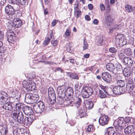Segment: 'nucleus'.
Here are the masks:
<instances>
[{"label": "nucleus", "instance_id": "58", "mask_svg": "<svg viewBox=\"0 0 135 135\" xmlns=\"http://www.w3.org/2000/svg\"><path fill=\"white\" fill-rule=\"evenodd\" d=\"M70 31L69 30H67L65 33L66 36L67 37L69 36L70 35Z\"/></svg>", "mask_w": 135, "mask_h": 135}, {"label": "nucleus", "instance_id": "12", "mask_svg": "<svg viewBox=\"0 0 135 135\" xmlns=\"http://www.w3.org/2000/svg\"><path fill=\"white\" fill-rule=\"evenodd\" d=\"M109 118L107 115H103L100 117L99 119V122L100 125L103 126L108 123Z\"/></svg>", "mask_w": 135, "mask_h": 135}, {"label": "nucleus", "instance_id": "34", "mask_svg": "<svg viewBox=\"0 0 135 135\" xmlns=\"http://www.w3.org/2000/svg\"><path fill=\"white\" fill-rule=\"evenodd\" d=\"M105 18L106 20V22L111 23L112 22L113 19L111 18V16L110 15H107L105 16Z\"/></svg>", "mask_w": 135, "mask_h": 135}, {"label": "nucleus", "instance_id": "54", "mask_svg": "<svg viewBox=\"0 0 135 135\" xmlns=\"http://www.w3.org/2000/svg\"><path fill=\"white\" fill-rule=\"evenodd\" d=\"M6 51V47H2L0 48V52L4 53Z\"/></svg>", "mask_w": 135, "mask_h": 135}, {"label": "nucleus", "instance_id": "22", "mask_svg": "<svg viewBox=\"0 0 135 135\" xmlns=\"http://www.w3.org/2000/svg\"><path fill=\"white\" fill-rule=\"evenodd\" d=\"M116 133L114 128L112 127H109L107 128V131L105 135H115Z\"/></svg>", "mask_w": 135, "mask_h": 135}, {"label": "nucleus", "instance_id": "7", "mask_svg": "<svg viewBox=\"0 0 135 135\" xmlns=\"http://www.w3.org/2000/svg\"><path fill=\"white\" fill-rule=\"evenodd\" d=\"M13 103L10 102H8L5 103L2 106V108L6 110L12 111V114L15 111V108L13 106Z\"/></svg>", "mask_w": 135, "mask_h": 135}, {"label": "nucleus", "instance_id": "23", "mask_svg": "<svg viewBox=\"0 0 135 135\" xmlns=\"http://www.w3.org/2000/svg\"><path fill=\"white\" fill-rule=\"evenodd\" d=\"M107 94L108 95H109L110 94L107 92L105 89H103V90H99V96L101 98H104L106 97L107 95L104 93Z\"/></svg>", "mask_w": 135, "mask_h": 135}, {"label": "nucleus", "instance_id": "43", "mask_svg": "<svg viewBox=\"0 0 135 135\" xmlns=\"http://www.w3.org/2000/svg\"><path fill=\"white\" fill-rule=\"evenodd\" d=\"M19 4H21L23 6L26 5L27 4L26 0H18Z\"/></svg>", "mask_w": 135, "mask_h": 135}, {"label": "nucleus", "instance_id": "45", "mask_svg": "<svg viewBox=\"0 0 135 135\" xmlns=\"http://www.w3.org/2000/svg\"><path fill=\"white\" fill-rule=\"evenodd\" d=\"M109 51L110 52L113 53H115L117 51V49L114 47H111L109 49Z\"/></svg>", "mask_w": 135, "mask_h": 135}, {"label": "nucleus", "instance_id": "20", "mask_svg": "<svg viewBox=\"0 0 135 135\" xmlns=\"http://www.w3.org/2000/svg\"><path fill=\"white\" fill-rule=\"evenodd\" d=\"M7 132V128L5 126L0 125V135H6Z\"/></svg>", "mask_w": 135, "mask_h": 135}, {"label": "nucleus", "instance_id": "9", "mask_svg": "<svg viewBox=\"0 0 135 135\" xmlns=\"http://www.w3.org/2000/svg\"><path fill=\"white\" fill-rule=\"evenodd\" d=\"M73 90L70 87L68 88L66 91V95L67 96V98L69 99L71 98L73 94ZM61 94L62 95L61 96L62 97L65 95V92H62V94L61 93Z\"/></svg>", "mask_w": 135, "mask_h": 135}, {"label": "nucleus", "instance_id": "35", "mask_svg": "<svg viewBox=\"0 0 135 135\" xmlns=\"http://www.w3.org/2000/svg\"><path fill=\"white\" fill-rule=\"evenodd\" d=\"M15 37L11 34L8 35L7 37V40L8 42H12V41H14Z\"/></svg>", "mask_w": 135, "mask_h": 135}, {"label": "nucleus", "instance_id": "5", "mask_svg": "<svg viewBox=\"0 0 135 135\" xmlns=\"http://www.w3.org/2000/svg\"><path fill=\"white\" fill-rule=\"evenodd\" d=\"M93 93L92 89L89 87H85L82 90L81 94L83 98H88Z\"/></svg>", "mask_w": 135, "mask_h": 135}, {"label": "nucleus", "instance_id": "41", "mask_svg": "<svg viewBox=\"0 0 135 135\" xmlns=\"http://www.w3.org/2000/svg\"><path fill=\"white\" fill-rule=\"evenodd\" d=\"M125 52L128 55H132V50L130 48H126L125 50Z\"/></svg>", "mask_w": 135, "mask_h": 135}, {"label": "nucleus", "instance_id": "47", "mask_svg": "<svg viewBox=\"0 0 135 135\" xmlns=\"http://www.w3.org/2000/svg\"><path fill=\"white\" fill-rule=\"evenodd\" d=\"M87 131L89 132L93 131H94L93 126L92 125L89 126L87 128Z\"/></svg>", "mask_w": 135, "mask_h": 135}, {"label": "nucleus", "instance_id": "30", "mask_svg": "<svg viewBox=\"0 0 135 135\" xmlns=\"http://www.w3.org/2000/svg\"><path fill=\"white\" fill-rule=\"evenodd\" d=\"M93 106V103L90 100L87 101L86 104V106L87 108L89 109H91Z\"/></svg>", "mask_w": 135, "mask_h": 135}, {"label": "nucleus", "instance_id": "61", "mask_svg": "<svg viewBox=\"0 0 135 135\" xmlns=\"http://www.w3.org/2000/svg\"><path fill=\"white\" fill-rule=\"evenodd\" d=\"M57 21L56 20H55L52 23V26L54 27L55 26L57 23Z\"/></svg>", "mask_w": 135, "mask_h": 135}, {"label": "nucleus", "instance_id": "21", "mask_svg": "<svg viewBox=\"0 0 135 135\" xmlns=\"http://www.w3.org/2000/svg\"><path fill=\"white\" fill-rule=\"evenodd\" d=\"M123 73L125 76L127 77L129 76L131 74L130 68L128 67L125 68L123 71Z\"/></svg>", "mask_w": 135, "mask_h": 135}, {"label": "nucleus", "instance_id": "13", "mask_svg": "<svg viewBox=\"0 0 135 135\" xmlns=\"http://www.w3.org/2000/svg\"><path fill=\"white\" fill-rule=\"evenodd\" d=\"M7 94L4 91L0 92V104H2L7 100Z\"/></svg>", "mask_w": 135, "mask_h": 135}, {"label": "nucleus", "instance_id": "53", "mask_svg": "<svg viewBox=\"0 0 135 135\" xmlns=\"http://www.w3.org/2000/svg\"><path fill=\"white\" fill-rule=\"evenodd\" d=\"M29 120V124H31L33 122V117L32 116H29L27 117Z\"/></svg>", "mask_w": 135, "mask_h": 135}, {"label": "nucleus", "instance_id": "29", "mask_svg": "<svg viewBox=\"0 0 135 135\" xmlns=\"http://www.w3.org/2000/svg\"><path fill=\"white\" fill-rule=\"evenodd\" d=\"M15 111H17L16 110L22 109L24 107L23 104L21 103H18L16 104L15 106Z\"/></svg>", "mask_w": 135, "mask_h": 135}, {"label": "nucleus", "instance_id": "26", "mask_svg": "<svg viewBox=\"0 0 135 135\" xmlns=\"http://www.w3.org/2000/svg\"><path fill=\"white\" fill-rule=\"evenodd\" d=\"M134 86L133 84L129 83L126 84V90L129 92H132Z\"/></svg>", "mask_w": 135, "mask_h": 135}, {"label": "nucleus", "instance_id": "63", "mask_svg": "<svg viewBox=\"0 0 135 135\" xmlns=\"http://www.w3.org/2000/svg\"><path fill=\"white\" fill-rule=\"evenodd\" d=\"M88 7L90 10H91L93 9V6L92 4H90L88 5Z\"/></svg>", "mask_w": 135, "mask_h": 135}, {"label": "nucleus", "instance_id": "3", "mask_svg": "<svg viewBox=\"0 0 135 135\" xmlns=\"http://www.w3.org/2000/svg\"><path fill=\"white\" fill-rule=\"evenodd\" d=\"M22 85L24 88L28 91L33 90L36 88L35 83L31 80H25L22 83Z\"/></svg>", "mask_w": 135, "mask_h": 135}, {"label": "nucleus", "instance_id": "57", "mask_svg": "<svg viewBox=\"0 0 135 135\" xmlns=\"http://www.w3.org/2000/svg\"><path fill=\"white\" fill-rule=\"evenodd\" d=\"M100 8L101 11H103L105 9V7L103 4H101L100 6Z\"/></svg>", "mask_w": 135, "mask_h": 135}, {"label": "nucleus", "instance_id": "36", "mask_svg": "<svg viewBox=\"0 0 135 135\" xmlns=\"http://www.w3.org/2000/svg\"><path fill=\"white\" fill-rule=\"evenodd\" d=\"M85 40V38H84L83 39V50H85L87 49H88L89 47V46Z\"/></svg>", "mask_w": 135, "mask_h": 135}, {"label": "nucleus", "instance_id": "38", "mask_svg": "<svg viewBox=\"0 0 135 135\" xmlns=\"http://www.w3.org/2000/svg\"><path fill=\"white\" fill-rule=\"evenodd\" d=\"M125 8L126 11L128 12H131L133 10L132 7L129 5H126Z\"/></svg>", "mask_w": 135, "mask_h": 135}, {"label": "nucleus", "instance_id": "10", "mask_svg": "<svg viewBox=\"0 0 135 135\" xmlns=\"http://www.w3.org/2000/svg\"><path fill=\"white\" fill-rule=\"evenodd\" d=\"M112 91L115 94L119 95L124 93L125 91L123 88L116 86L113 88Z\"/></svg>", "mask_w": 135, "mask_h": 135}, {"label": "nucleus", "instance_id": "19", "mask_svg": "<svg viewBox=\"0 0 135 135\" xmlns=\"http://www.w3.org/2000/svg\"><path fill=\"white\" fill-rule=\"evenodd\" d=\"M22 25V23L21 21L18 18L15 19L13 22L12 26L16 28L20 27Z\"/></svg>", "mask_w": 135, "mask_h": 135}, {"label": "nucleus", "instance_id": "52", "mask_svg": "<svg viewBox=\"0 0 135 135\" xmlns=\"http://www.w3.org/2000/svg\"><path fill=\"white\" fill-rule=\"evenodd\" d=\"M127 83L132 84H134L133 80L132 78L129 77L128 79V83Z\"/></svg>", "mask_w": 135, "mask_h": 135}, {"label": "nucleus", "instance_id": "16", "mask_svg": "<svg viewBox=\"0 0 135 135\" xmlns=\"http://www.w3.org/2000/svg\"><path fill=\"white\" fill-rule=\"evenodd\" d=\"M23 112L25 114L27 115H32L33 113L32 108L31 107H25Z\"/></svg>", "mask_w": 135, "mask_h": 135}, {"label": "nucleus", "instance_id": "48", "mask_svg": "<svg viewBox=\"0 0 135 135\" xmlns=\"http://www.w3.org/2000/svg\"><path fill=\"white\" fill-rule=\"evenodd\" d=\"M23 120V123L25 124H26L27 125H30V124H29V120L27 117H25Z\"/></svg>", "mask_w": 135, "mask_h": 135}, {"label": "nucleus", "instance_id": "27", "mask_svg": "<svg viewBox=\"0 0 135 135\" xmlns=\"http://www.w3.org/2000/svg\"><path fill=\"white\" fill-rule=\"evenodd\" d=\"M104 38L103 37H96L95 42L97 45H101L104 40Z\"/></svg>", "mask_w": 135, "mask_h": 135}, {"label": "nucleus", "instance_id": "40", "mask_svg": "<svg viewBox=\"0 0 135 135\" xmlns=\"http://www.w3.org/2000/svg\"><path fill=\"white\" fill-rule=\"evenodd\" d=\"M79 1H76L75 2L74 4V10L76 9H79Z\"/></svg>", "mask_w": 135, "mask_h": 135}, {"label": "nucleus", "instance_id": "46", "mask_svg": "<svg viewBox=\"0 0 135 135\" xmlns=\"http://www.w3.org/2000/svg\"><path fill=\"white\" fill-rule=\"evenodd\" d=\"M68 75L70 78L73 79H76L77 77L74 75V74L72 73H70L68 74Z\"/></svg>", "mask_w": 135, "mask_h": 135}, {"label": "nucleus", "instance_id": "32", "mask_svg": "<svg viewBox=\"0 0 135 135\" xmlns=\"http://www.w3.org/2000/svg\"><path fill=\"white\" fill-rule=\"evenodd\" d=\"M32 103H36L39 99V96L37 94H32Z\"/></svg>", "mask_w": 135, "mask_h": 135}, {"label": "nucleus", "instance_id": "24", "mask_svg": "<svg viewBox=\"0 0 135 135\" xmlns=\"http://www.w3.org/2000/svg\"><path fill=\"white\" fill-rule=\"evenodd\" d=\"M123 62L125 64L128 65H131L133 63V61L132 58L129 57H126L123 59Z\"/></svg>", "mask_w": 135, "mask_h": 135}, {"label": "nucleus", "instance_id": "6", "mask_svg": "<svg viewBox=\"0 0 135 135\" xmlns=\"http://www.w3.org/2000/svg\"><path fill=\"white\" fill-rule=\"evenodd\" d=\"M114 125L115 128L118 127H124L126 126V123L125 120L123 118H121L119 119L118 120L115 121L113 123Z\"/></svg>", "mask_w": 135, "mask_h": 135}, {"label": "nucleus", "instance_id": "33", "mask_svg": "<svg viewBox=\"0 0 135 135\" xmlns=\"http://www.w3.org/2000/svg\"><path fill=\"white\" fill-rule=\"evenodd\" d=\"M79 114L80 118L84 117L86 113L83 108H81L79 110L78 112Z\"/></svg>", "mask_w": 135, "mask_h": 135}, {"label": "nucleus", "instance_id": "56", "mask_svg": "<svg viewBox=\"0 0 135 135\" xmlns=\"http://www.w3.org/2000/svg\"><path fill=\"white\" fill-rule=\"evenodd\" d=\"M119 28V25H115L114 28H112V29H111L110 30H109L110 31V32H112L113 31V30H115V29H118Z\"/></svg>", "mask_w": 135, "mask_h": 135}, {"label": "nucleus", "instance_id": "25", "mask_svg": "<svg viewBox=\"0 0 135 135\" xmlns=\"http://www.w3.org/2000/svg\"><path fill=\"white\" fill-rule=\"evenodd\" d=\"M75 100V106L76 107L77 109H78L81 105V99L78 97H76L74 98Z\"/></svg>", "mask_w": 135, "mask_h": 135}, {"label": "nucleus", "instance_id": "59", "mask_svg": "<svg viewBox=\"0 0 135 135\" xmlns=\"http://www.w3.org/2000/svg\"><path fill=\"white\" fill-rule=\"evenodd\" d=\"M4 35L3 33L1 31H0V40H2L4 38Z\"/></svg>", "mask_w": 135, "mask_h": 135}, {"label": "nucleus", "instance_id": "18", "mask_svg": "<svg viewBox=\"0 0 135 135\" xmlns=\"http://www.w3.org/2000/svg\"><path fill=\"white\" fill-rule=\"evenodd\" d=\"M32 93L26 94L25 98V101L26 103L28 104H32Z\"/></svg>", "mask_w": 135, "mask_h": 135}, {"label": "nucleus", "instance_id": "31", "mask_svg": "<svg viewBox=\"0 0 135 135\" xmlns=\"http://www.w3.org/2000/svg\"><path fill=\"white\" fill-rule=\"evenodd\" d=\"M37 105L40 107L41 110L43 112L45 108V105L43 102L41 101H40L36 103Z\"/></svg>", "mask_w": 135, "mask_h": 135}, {"label": "nucleus", "instance_id": "8", "mask_svg": "<svg viewBox=\"0 0 135 135\" xmlns=\"http://www.w3.org/2000/svg\"><path fill=\"white\" fill-rule=\"evenodd\" d=\"M5 11L6 13L10 15L9 18H12V16L15 12V11L13 7L10 5H8L5 7Z\"/></svg>", "mask_w": 135, "mask_h": 135}, {"label": "nucleus", "instance_id": "11", "mask_svg": "<svg viewBox=\"0 0 135 135\" xmlns=\"http://www.w3.org/2000/svg\"><path fill=\"white\" fill-rule=\"evenodd\" d=\"M102 79L106 82L110 83L111 81V76L108 73L104 72L102 74Z\"/></svg>", "mask_w": 135, "mask_h": 135}, {"label": "nucleus", "instance_id": "51", "mask_svg": "<svg viewBox=\"0 0 135 135\" xmlns=\"http://www.w3.org/2000/svg\"><path fill=\"white\" fill-rule=\"evenodd\" d=\"M115 68H116L117 71H120L122 70V66L120 64L116 66Z\"/></svg>", "mask_w": 135, "mask_h": 135}, {"label": "nucleus", "instance_id": "62", "mask_svg": "<svg viewBox=\"0 0 135 135\" xmlns=\"http://www.w3.org/2000/svg\"><path fill=\"white\" fill-rule=\"evenodd\" d=\"M124 120L126 121V124L127 123H129L131 119L130 117H126Z\"/></svg>", "mask_w": 135, "mask_h": 135}, {"label": "nucleus", "instance_id": "55", "mask_svg": "<svg viewBox=\"0 0 135 135\" xmlns=\"http://www.w3.org/2000/svg\"><path fill=\"white\" fill-rule=\"evenodd\" d=\"M51 44L53 45L54 46H56L57 44V41L56 40H52L51 41Z\"/></svg>", "mask_w": 135, "mask_h": 135}, {"label": "nucleus", "instance_id": "28", "mask_svg": "<svg viewBox=\"0 0 135 135\" xmlns=\"http://www.w3.org/2000/svg\"><path fill=\"white\" fill-rule=\"evenodd\" d=\"M33 107L34 111L36 113H41L42 112L36 103L34 104Z\"/></svg>", "mask_w": 135, "mask_h": 135}, {"label": "nucleus", "instance_id": "17", "mask_svg": "<svg viewBox=\"0 0 135 135\" xmlns=\"http://www.w3.org/2000/svg\"><path fill=\"white\" fill-rule=\"evenodd\" d=\"M106 69L110 71H112L115 70L116 66L114 63L109 62L106 65Z\"/></svg>", "mask_w": 135, "mask_h": 135}, {"label": "nucleus", "instance_id": "4", "mask_svg": "<svg viewBox=\"0 0 135 135\" xmlns=\"http://www.w3.org/2000/svg\"><path fill=\"white\" fill-rule=\"evenodd\" d=\"M48 95L49 101L52 104H53L56 102V95L53 88L50 87L48 89Z\"/></svg>", "mask_w": 135, "mask_h": 135}, {"label": "nucleus", "instance_id": "50", "mask_svg": "<svg viewBox=\"0 0 135 135\" xmlns=\"http://www.w3.org/2000/svg\"><path fill=\"white\" fill-rule=\"evenodd\" d=\"M50 41V39L49 37H47L46 38L45 41L44 42V44L45 45H47L49 42Z\"/></svg>", "mask_w": 135, "mask_h": 135}, {"label": "nucleus", "instance_id": "14", "mask_svg": "<svg viewBox=\"0 0 135 135\" xmlns=\"http://www.w3.org/2000/svg\"><path fill=\"white\" fill-rule=\"evenodd\" d=\"M134 128L133 126H127L124 129V132L126 134H131L134 132Z\"/></svg>", "mask_w": 135, "mask_h": 135}, {"label": "nucleus", "instance_id": "15", "mask_svg": "<svg viewBox=\"0 0 135 135\" xmlns=\"http://www.w3.org/2000/svg\"><path fill=\"white\" fill-rule=\"evenodd\" d=\"M122 77L120 75H119L117 76V84L118 86L122 88L124 87L125 85V83L124 81L121 80L120 79H122Z\"/></svg>", "mask_w": 135, "mask_h": 135}, {"label": "nucleus", "instance_id": "44", "mask_svg": "<svg viewBox=\"0 0 135 135\" xmlns=\"http://www.w3.org/2000/svg\"><path fill=\"white\" fill-rule=\"evenodd\" d=\"M67 101H68V103L69 105L72 104L74 103H75V100L74 99H73L72 98H70V99H68V98Z\"/></svg>", "mask_w": 135, "mask_h": 135}, {"label": "nucleus", "instance_id": "39", "mask_svg": "<svg viewBox=\"0 0 135 135\" xmlns=\"http://www.w3.org/2000/svg\"><path fill=\"white\" fill-rule=\"evenodd\" d=\"M81 84L77 83L75 84V88L76 90L79 91L80 88L81 87Z\"/></svg>", "mask_w": 135, "mask_h": 135}, {"label": "nucleus", "instance_id": "42", "mask_svg": "<svg viewBox=\"0 0 135 135\" xmlns=\"http://www.w3.org/2000/svg\"><path fill=\"white\" fill-rule=\"evenodd\" d=\"M118 57L120 59H122L123 58L124 59V58L126 57L124 54L121 52H119L118 53Z\"/></svg>", "mask_w": 135, "mask_h": 135}, {"label": "nucleus", "instance_id": "2", "mask_svg": "<svg viewBox=\"0 0 135 135\" xmlns=\"http://www.w3.org/2000/svg\"><path fill=\"white\" fill-rule=\"evenodd\" d=\"M115 42L116 44L121 47L126 45L127 41L123 34H118L115 38Z\"/></svg>", "mask_w": 135, "mask_h": 135}, {"label": "nucleus", "instance_id": "64", "mask_svg": "<svg viewBox=\"0 0 135 135\" xmlns=\"http://www.w3.org/2000/svg\"><path fill=\"white\" fill-rule=\"evenodd\" d=\"M69 61L70 63L73 64H74L76 62L75 60L73 59H69Z\"/></svg>", "mask_w": 135, "mask_h": 135}, {"label": "nucleus", "instance_id": "37", "mask_svg": "<svg viewBox=\"0 0 135 135\" xmlns=\"http://www.w3.org/2000/svg\"><path fill=\"white\" fill-rule=\"evenodd\" d=\"M74 14L77 18H78L81 15V11L79 9L74 10Z\"/></svg>", "mask_w": 135, "mask_h": 135}, {"label": "nucleus", "instance_id": "49", "mask_svg": "<svg viewBox=\"0 0 135 135\" xmlns=\"http://www.w3.org/2000/svg\"><path fill=\"white\" fill-rule=\"evenodd\" d=\"M71 44L69 43V46L68 47H67L66 48V50L68 52H69L70 53L72 52V50L71 49V47L72 46Z\"/></svg>", "mask_w": 135, "mask_h": 135}, {"label": "nucleus", "instance_id": "1", "mask_svg": "<svg viewBox=\"0 0 135 135\" xmlns=\"http://www.w3.org/2000/svg\"><path fill=\"white\" fill-rule=\"evenodd\" d=\"M13 120L10 122V124L13 127L16 126L23 123L24 115L22 112L17 111L12 114Z\"/></svg>", "mask_w": 135, "mask_h": 135}, {"label": "nucleus", "instance_id": "60", "mask_svg": "<svg viewBox=\"0 0 135 135\" xmlns=\"http://www.w3.org/2000/svg\"><path fill=\"white\" fill-rule=\"evenodd\" d=\"M12 3L13 4H19L18 3V0H10Z\"/></svg>", "mask_w": 135, "mask_h": 135}]
</instances>
